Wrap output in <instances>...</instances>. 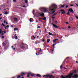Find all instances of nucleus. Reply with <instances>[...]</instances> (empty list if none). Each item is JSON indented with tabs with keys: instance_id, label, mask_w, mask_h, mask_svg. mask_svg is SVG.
Listing matches in <instances>:
<instances>
[{
	"instance_id": "obj_1",
	"label": "nucleus",
	"mask_w": 78,
	"mask_h": 78,
	"mask_svg": "<svg viewBox=\"0 0 78 78\" xmlns=\"http://www.w3.org/2000/svg\"><path fill=\"white\" fill-rule=\"evenodd\" d=\"M55 9H57V5L55 4H52L49 7V11L50 12H53Z\"/></svg>"
},
{
	"instance_id": "obj_2",
	"label": "nucleus",
	"mask_w": 78,
	"mask_h": 78,
	"mask_svg": "<svg viewBox=\"0 0 78 78\" xmlns=\"http://www.w3.org/2000/svg\"><path fill=\"white\" fill-rule=\"evenodd\" d=\"M30 76H34V74H33L31 72L27 74V77H30Z\"/></svg>"
},
{
	"instance_id": "obj_3",
	"label": "nucleus",
	"mask_w": 78,
	"mask_h": 78,
	"mask_svg": "<svg viewBox=\"0 0 78 78\" xmlns=\"http://www.w3.org/2000/svg\"><path fill=\"white\" fill-rule=\"evenodd\" d=\"M45 76H46V78H48V77H49V78H53V75H47L46 76L45 75H44L43 76V77H45Z\"/></svg>"
},
{
	"instance_id": "obj_4",
	"label": "nucleus",
	"mask_w": 78,
	"mask_h": 78,
	"mask_svg": "<svg viewBox=\"0 0 78 78\" xmlns=\"http://www.w3.org/2000/svg\"><path fill=\"white\" fill-rule=\"evenodd\" d=\"M60 77L61 78H69V76H68L62 75Z\"/></svg>"
},
{
	"instance_id": "obj_5",
	"label": "nucleus",
	"mask_w": 78,
	"mask_h": 78,
	"mask_svg": "<svg viewBox=\"0 0 78 78\" xmlns=\"http://www.w3.org/2000/svg\"><path fill=\"white\" fill-rule=\"evenodd\" d=\"M69 11L71 12L74 13V11H73V9H72V8L69 9Z\"/></svg>"
},
{
	"instance_id": "obj_6",
	"label": "nucleus",
	"mask_w": 78,
	"mask_h": 78,
	"mask_svg": "<svg viewBox=\"0 0 78 78\" xmlns=\"http://www.w3.org/2000/svg\"><path fill=\"white\" fill-rule=\"evenodd\" d=\"M73 75V73H72L70 74L68 76V77H73V76H72V75Z\"/></svg>"
},
{
	"instance_id": "obj_7",
	"label": "nucleus",
	"mask_w": 78,
	"mask_h": 78,
	"mask_svg": "<svg viewBox=\"0 0 78 78\" xmlns=\"http://www.w3.org/2000/svg\"><path fill=\"white\" fill-rule=\"evenodd\" d=\"M42 9L44 11V12H47V9L45 8H43Z\"/></svg>"
},
{
	"instance_id": "obj_8",
	"label": "nucleus",
	"mask_w": 78,
	"mask_h": 78,
	"mask_svg": "<svg viewBox=\"0 0 78 78\" xmlns=\"http://www.w3.org/2000/svg\"><path fill=\"white\" fill-rule=\"evenodd\" d=\"M39 15L40 16H41V17H44V13H42V14L39 13Z\"/></svg>"
},
{
	"instance_id": "obj_9",
	"label": "nucleus",
	"mask_w": 78,
	"mask_h": 78,
	"mask_svg": "<svg viewBox=\"0 0 78 78\" xmlns=\"http://www.w3.org/2000/svg\"><path fill=\"white\" fill-rule=\"evenodd\" d=\"M20 48H22V49H24V48H25V46H24L22 45H20Z\"/></svg>"
},
{
	"instance_id": "obj_10",
	"label": "nucleus",
	"mask_w": 78,
	"mask_h": 78,
	"mask_svg": "<svg viewBox=\"0 0 78 78\" xmlns=\"http://www.w3.org/2000/svg\"><path fill=\"white\" fill-rule=\"evenodd\" d=\"M78 75L77 74H76L74 75V76H73V78H78Z\"/></svg>"
},
{
	"instance_id": "obj_11",
	"label": "nucleus",
	"mask_w": 78,
	"mask_h": 78,
	"mask_svg": "<svg viewBox=\"0 0 78 78\" xmlns=\"http://www.w3.org/2000/svg\"><path fill=\"white\" fill-rule=\"evenodd\" d=\"M53 25V26L54 28H58V26H56V25L55 24H52Z\"/></svg>"
},
{
	"instance_id": "obj_12",
	"label": "nucleus",
	"mask_w": 78,
	"mask_h": 78,
	"mask_svg": "<svg viewBox=\"0 0 78 78\" xmlns=\"http://www.w3.org/2000/svg\"><path fill=\"white\" fill-rule=\"evenodd\" d=\"M23 75H25V73L23 72L21 73V76H23Z\"/></svg>"
},
{
	"instance_id": "obj_13",
	"label": "nucleus",
	"mask_w": 78,
	"mask_h": 78,
	"mask_svg": "<svg viewBox=\"0 0 78 78\" xmlns=\"http://www.w3.org/2000/svg\"><path fill=\"white\" fill-rule=\"evenodd\" d=\"M36 76L37 77H40V78H41L42 77V76L40 75L39 74H37L36 75Z\"/></svg>"
},
{
	"instance_id": "obj_14",
	"label": "nucleus",
	"mask_w": 78,
	"mask_h": 78,
	"mask_svg": "<svg viewBox=\"0 0 78 78\" xmlns=\"http://www.w3.org/2000/svg\"><path fill=\"white\" fill-rule=\"evenodd\" d=\"M13 20L15 22H17V18H13Z\"/></svg>"
},
{
	"instance_id": "obj_15",
	"label": "nucleus",
	"mask_w": 78,
	"mask_h": 78,
	"mask_svg": "<svg viewBox=\"0 0 78 78\" xmlns=\"http://www.w3.org/2000/svg\"><path fill=\"white\" fill-rule=\"evenodd\" d=\"M48 34H49V35H50V36H53V34L50 32H49Z\"/></svg>"
},
{
	"instance_id": "obj_16",
	"label": "nucleus",
	"mask_w": 78,
	"mask_h": 78,
	"mask_svg": "<svg viewBox=\"0 0 78 78\" xmlns=\"http://www.w3.org/2000/svg\"><path fill=\"white\" fill-rule=\"evenodd\" d=\"M19 30V29H18L17 28H15L14 29V31H17V30Z\"/></svg>"
},
{
	"instance_id": "obj_17",
	"label": "nucleus",
	"mask_w": 78,
	"mask_h": 78,
	"mask_svg": "<svg viewBox=\"0 0 78 78\" xmlns=\"http://www.w3.org/2000/svg\"><path fill=\"white\" fill-rule=\"evenodd\" d=\"M50 41V40L49 39H48L47 40V43H48Z\"/></svg>"
},
{
	"instance_id": "obj_18",
	"label": "nucleus",
	"mask_w": 78,
	"mask_h": 78,
	"mask_svg": "<svg viewBox=\"0 0 78 78\" xmlns=\"http://www.w3.org/2000/svg\"><path fill=\"white\" fill-rule=\"evenodd\" d=\"M2 45H3V46H5V45H6V44L4 42H3L2 43Z\"/></svg>"
},
{
	"instance_id": "obj_19",
	"label": "nucleus",
	"mask_w": 78,
	"mask_h": 78,
	"mask_svg": "<svg viewBox=\"0 0 78 78\" xmlns=\"http://www.w3.org/2000/svg\"><path fill=\"white\" fill-rule=\"evenodd\" d=\"M56 40H58V39H55V40H53V42H55V41Z\"/></svg>"
},
{
	"instance_id": "obj_20",
	"label": "nucleus",
	"mask_w": 78,
	"mask_h": 78,
	"mask_svg": "<svg viewBox=\"0 0 78 78\" xmlns=\"http://www.w3.org/2000/svg\"><path fill=\"white\" fill-rule=\"evenodd\" d=\"M42 19L43 20H45L46 19V18L45 17H44V18H43Z\"/></svg>"
},
{
	"instance_id": "obj_21",
	"label": "nucleus",
	"mask_w": 78,
	"mask_h": 78,
	"mask_svg": "<svg viewBox=\"0 0 78 78\" xmlns=\"http://www.w3.org/2000/svg\"><path fill=\"white\" fill-rule=\"evenodd\" d=\"M63 30H67V27H64L63 28Z\"/></svg>"
},
{
	"instance_id": "obj_22",
	"label": "nucleus",
	"mask_w": 78,
	"mask_h": 78,
	"mask_svg": "<svg viewBox=\"0 0 78 78\" xmlns=\"http://www.w3.org/2000/svg\"><path fill=\"white\" fill-rule=\"evenodd\" d=\"M25 3H28V0H25Z\"/></svg>"
},
{
	"instance_id": "obj_23",
	"label": "nucleus",
	"mask_w": 78,
	"mask_h": 78,
	"mask_svg": "<svg viewBox=\"0 0 78 78\" xmlns=\"http://www.w3.org/2000/svg\"><path fill=\"white\" fill-rule=\"evenodd\" d=\"M65 13H66V12L65 11H64L62 13V14H65Z\"/></svg>"
},
{
	"instance_id": "obj_24",
	"label": "nucleus",
	"mask_w": 78,
	"mask_h": 78,
	"mask_svg": "<svg viewBox=\"0 0 78 78\" xmlns=\"http://www.w3.org/2000/svg\"><path fill=\"white\" fill-rule=\"evenodd\" d=\"M56 14H57V13H55L54 14L52 15V16H55V15H56Z\"/></svg>"
},
{
	"instance_id": "obj_25",
	"label": "nucleus",
	"mask_w": 78,
	"mask_h": 78,
	"mask_svg": "<svg viewBox=\"0 0 78 78\" xmlns=\"http://www.w3.org/2000/svg\"><path fill=\"white\" fill-rule=\"evenodd\" d=\"M5 14H8V12H5V13H4Z\"/></svg>"
},
{
	"instance_id": "obj_26",
	"label": "nucleus",
	"mask_w": 78,
	"mask_h": 78,
	"mask_svg": "<svg viewBox=\"0 0 78 78\" xmlns=\"http://www.w3.org/2000/svg\"><path fill=\"white\" fill-rule=\"evenodd\" d=\"M60 69H62V64L60 66Z\"/></svg>"
},
{
	"instance_id": "obj_27",
	"label": "nucleus",
	"mask_w": 78,
	"mask_h": 78,
	"mask_svg": "<svg viewBox=\"0 0 78 78\" xmlns=\"http://www.w3.org/2000/svg\"><path fill=\"white\" fill-rule=\"evenodd\" d=\"M60 11H62V12H64V10L63 9H61Z\"/></svg>"
},
{
	"instance_id": "obj_28",
	"label": "nucleus",
	"mask_w": 78,
	"mask_h": 78,
	"mask_svg": "<svg viewBox=\"0 0 78 78\" xmlns=\"http://www.w3.org/2000/svg\"><path fill=\"white\" fill-rule=\"evenodd\" d=\"M55 44H53L52 46L53 47V48H54L55 47Z\"/></svg>"
},
{
	"instance_id": "obj_29",
	"label": "nucleus",
	"mask_w": 78,
	"mask_h": 78,
	"mask_svg": "<svg viewBox=\"0 0 78 78\" xmlns=\"http://www.w3.org/2000/svg\"><path fill=\"white\" fill-rule=\"evenodd\" d=\"M70 14V13H69V11H68V13H67V15H69Z\"/></svg>"
},
{
	"instance_id": "obj_30",
	"label": "nucleus",
	"mask_w": 78,
	"mask_h": 78,
	"mask_svg": "<svg viewBox=\"0 0 78 78\" xmlns=\"http://www.w3.org/2000/svg\"><path fill=\"white\" fill-rule=\"evenodd\" d=\"M15 39H18V37H17V36H16L15 37Z\"/></svg>"
},
{
	"instance_id": "obj_31",
	"label": "nucleus",
	"mask_w": 78,
	"mask_h": 78,
	"mask_svg": "<svg viewBox=\"0 0 78 78\" xmlns=\"http://www.w3.org/2000/svg\"><path fill=\"white\" fill-rule=\"evenodd\" d=\"M44 31L45 33H47V29H45V30H44Z\"/></svg>"
},
{
	"instance_id": "obj_32",
	"label": "nucleus",
	"mask_w": 78,
	"mask_h": 78,
	"mask_svg": "<svg viewBox=\"0 0 78 78\" xmlns=\"http://www.w3.org/2000/svg\"><path fill=\"white\" fill-rule=\"evenodd\" d=\"M65 6V5H63L61 7H62V8H64V7Z\"/></svg>"
},
{
	"instance_id": "obj_33",
	"label": "nucleus",
	"mask_w": 78,
	"mask_h": 78,
	"mask_svg": "<svg viewBox=\"0 0 78 78\" xmlns=\"http://www.w3.org/2000/svg\"><path fill=\"white\" fill-rule=\"evenodd\" d=\"M40 52H42V49H41V48H40Z\"/></svg>"
},
{
	"instance_id": "obj_34",
	"label": "nucleus",
	"mask_w": 78,
	"mask_h": 78,
	"mask_svg": "<svg viewBox=\"0 0 78 78\" xmlns=\"http://www.w3.org/2000/svg\"><path fill=\"white\" fill-rule=\"evenodd\" d=\"M29 20H30V22H32V20H31V18Z\"/></svg>"
},
{
	"instance_id": "obj_35",
	"label": "nucleus",
	"mask_w": 78,
	"mask_h": 78,
	"mask_svg": "<svg viewBox=\"0 0 78 78\" xmlns=\"http://www.w3.org/2000/svg\"><path fill=\"white\" fill-rule=\"evenodd\" d=\"M21 78V77L20 76H18L17 77V78Z\"/></svg>"
},
{
	"instance_id": "obj_36",
	"label": "nucleus",
	"mask_w": 78,
	"mask_h": 78,
	"mask_svg": "<svg viewBox=\"0 0 78 78\" xmlns=\"http://www.w3.org/2000/svg\"><path fill=\"white\" fill-rule=\"evenodd\" d=\"M51 50H52L51 52L53 53V51H54V49H51Z\"/></svg>"
},
{
	"instance_id": "obj_37",
	"label": "nucleus",
	"mask_w": 78,
	"mask_h": 78,
	"mask_svg": "<svg viewBox=\"0 0 78 78\" xmlns=\"http://www.w3.org/2000/svg\"><path fill=\"white\" fill-rule=\"evenodd\" d=\"M51 19H55V17H51Z\"/></svg>"
},
{
	"instance_id": "obj_38",
	"label": "nucleus",
	"mask_w": 78,
	"mask_h": 78,
	"mask_svg": "<svg viewBox=\"0 0 78 78\" xmlns=\"http://www.w3.org/2000/svg\"><path fill=\"white\" fill-rule=\"evenodd\" d=\"M37 53H38V52H37V53H36V54L37 55H39V54H37Z\"/></svg>"
},
{
	"instance_id": "obj_39",
	"label": "nucleus",
	"mask_w": 78,
	"mask_h": 78,
	"mask_svg": "<svg viewBox=\"0 0 78 78\" xmlns=\"http://www.w3.org/2000/svg\"><path fill=\"white\" fill-rule=\"evenodd\" d=\"M13 2H16V0H13Z\"/></svg>"
},
{
	"instance_id": "obj_40",
	"label": "nucleus",
	"mask_w": 78,
	"mask_h": 78,
	"mask_svg": "<svg viewBox=\"0 0 78 78\" xmlns=\"http://www.w3.org/2000/svg\"><path fill=\"white\" fill-rule=\"evenodd\" d=\"M1 36H3V33H2L1 34Z\"/></svg>"
},
{
	"instance_id": "obj_41",
	"label": "nucleus",
	"mask_w": 78,
	"mask_h": 78,
	"mask_svg": "<svg viewBox=\"0 0 78 78\" xmlns=\"http://www.w3.org/2000/svg\"><path fill=\"white\" fill-rule=\"evenodd\" d=\"M4 23H6V20H4Z\"/></svg>"
},
{
	"instance_id": "obj_42",
	"label": "nucleus",
	"mask_w": 78,
	"mask_h": 78,
	"mask_svg": "<svg viewBox=\"0 0 78 78\" xmlns=\"http://www.w3.org/2000/svg\"><path fill=\"white\" fill-rule=\"evenodd\" d=\"M71 28V27H70V26H69L68 27V28Z\"/></svg>"
},
{
	"instance_id": "obj_43",
	"label": "nucleus",
	"mask_w": 78,
	"mask_h": 78,
	"mask_svg": "<svg viewBox=\"0 0 78 78\" xmlns=\"http://www.w3.org/2000/svg\"><path fill=\"white\" fill-rule=\"evenodd\" d=\"M4 38H5V37L4 36H2V38L3 39Z\"/></svg>"
},
{
	"instance_id": "obj_44",
	"label": "nucleus",
	"mask_w": 78,
	"mask_h": 78,
	"mask_svg": "<svg viewBox=\"0 0 78 78\" xmlns=\"http://www.w3.org/2000/svg\"><path fill=\"white\" fill-rule=\"evenodd\" d=\"M6 27H7V28H8V27H9V25H7Z\"/></svg>"
},
{
	"instance_id": "obj_45",
	"label": "nucleus",
	"mask_w": 78,
	"mask_h": 78,
	"mask_svg": "<svg viewBox=\"0 0 78 78\" xmlns=\"http://www.w3.org/2000/svg\"><path fill=\"white\" fill-rule=\"evenodd\" d=\"M55 12V11H54L52 13V14H54V12Z\"/></svg>"
},
{
	"instance_id": "obj_46",
	"label": "nucleus",
	"mask_w": 78,
	"mask_h": 78,
	"mask_svg": "<svg viewBox=\"0 0 78 78\" xmlns=\"http://www.w3.org/2000/svg\"><path fill=\"white\" fill-rule=\"evenodd\" d=\"M13 50H16V48H12Z\"/></svg>"
},
{
	"instance_id": "obj_47",
	"label": "nucleus",
	"mask_w": 78,
	"mask_h": 78,
	"mask_svg": "<svg viewBox=\"0 0 78 78\" xmlns=\"http://www.w3.org/2000/svg\"><path fill=\"white\" fill-rule=\"evenodd\" d=\"M13 50H16V48H12Z\"/></svg>"
},
{
	"instance_id": "obj_48",
	"label": "nucleus",
	"mask_w": 78,
	"mask_h": 78,
	"mask_svg": "<svg viewBox=\"0 0 78 78\" xmlns=\"http://www.w3.org/2000/svg\"><path fill=\"white\" fill-rule=\"evenodd\" d=\"M43 42H44V41H45V40H43L42 41Z\"/></svg>"
},
{
	"instance_id": "obj_49",
	"label": "nucleus",
	"mask_w": 78,
	"mask_h": 78,
	"mask_svg": "<svg viewBox=\"0 0 78 78\" xmlns=\"http://www.w3.org/2000/svg\"><path fill=\"white\" fill-rule=\"evenodd\" d=\"M34 10H33V13H34Z\"/></svg>"
},
{
	"instance_id": "obj_50",
	"label": "nucleus",
	"mask_w": 78,
	"mask_h": 78,
	"mask_svg": "<svg viewBox=\"0 0 78 78\" xmlns=\"http://www.w3.org/2000/svg\"><path fill=\"white\" fill-rule=\"evenodd\" d=\"M26 6L25 5H24L23 6V8H25V7H26Z\"/></svg>"
},
{
	"instance_id": "obj_51",
	"label": "nucleus",
	"mask_w": 78,
	"mask_h": 78,
	"mask_svg": "<svg viewBox=\"0 0 78 78\" xmlns=\"http://www.w3.org/2000/svg\"><path fill=\"white\" fill-rule=\"evenodd\" d=\"M66 24H69V23L67 22H66Z\"/></svg>"
},
{
	"instance_id": "obj_52",
	"label": "nucleus",
	"mask_w": 78,
	"mask_h": 78,
	"mask_svg": "<svg viewBox=\"0 0 78 78\" xmlns=\"http://www.w3.org/2000/svg\"><path fill=\"white\" fill-rule=\"evenodd\" d=\"M11 27H12H12H13V25H11Z\"/></svg>"
},
{
	"instance_id": "obj_53",
	"label": "nucleus",
	"mask_w": 78,
	"mask_h": 78,
	"mask_svg": "<svg viewBox=\"0 0 78 78\" xmlns=\"http://www.w3.org/2000/svg\"><path fill=\"white\" fill-rule=\"evenodd\" d=\"M69 7V6L68 5H67L66 6V7L67 8H68Z\"/></svg>"
},
{
	"instance_id": "obj_54",
	"label": "nucleus",
	"mask_w": 78,
	"mask_h": 78,
	"mask_svg": "<svg viewBox=\"0 0 78 78\" xmlns=\"http://www.w3.org/2000/svg\"><path fill=\"white\" fill-rule=\"evenodd\" d=\"M38 28H41V27L40 26H38Z\"/></svg>"
},
{
	"instance_id": "obj_55",
	"label": "nucleus",
	"mask_w": 78,
	"mask_h": 78,
	"mask_svg": "<svg viewBox=\"0 0 78 78\" xmlns=\"http://www.w3.org/2000/svg\"><path fill=\"white\" fill-rule=\"evenodd\" d=\"M70 6H73V5H70Z\"/></svg>"
},
{
	"instance_id": "obj_56",
	"label": "nucleus",
	"mask_w": 78,
	"mask_h": 78,
	"mask_svg": "<svg viewBox=\"0 0 78 78\" xmlns=\"http://www.w3.org/2000/svg\"><path fill=\"white\" fill-rule=\"evenodd\" d=\"M59 29H60V30H62V29H63V28H59Z\"/></svg>"
},
{
	"instance_id": "obj_57",
	"label": "nucleus",
	"mask_w": 78,
	"mask_h": 78,
	"mask_svg": "<svg viewBox=\"0 0 78 78\" xmlns=\"http://www.w3.org/2000/svg\"><path fill=\"white\" fill-rule=\"evenodd\" d=\"M4 25V23H2V26H3V25Z\"/></svg>"
},
{
	"instance_id": "obj_58",
	"label": "nucleus",
	"mask_w": 78,
	"mask_h": 78,
	"mask_svg": "<svg viewBox=\"0 0 78 78\" xmlns=\"http://www.w3.org/2000/svg\"><path fill=\"white\" fill-rule=\"evenodd\" d=\"M22 45H24V43H23H23L22 44Z\"/></svg>"
},
{
	"instance_id": "obj_59",
	"label": "nucleus",
	"mask_w": 78,
	"mask_h": 78,
	"mask_svg": "<svg viewBox=\"0 0 78 78\" xmlns=\"http://www.w3.org/2000/svg\"><path fill=\"white\" fill-rule=\"evenodd\" d=\"M12 48H14V46H12Z\"/></svg>"
},
{
	"instance_id": "obj_60",
	"label": "nucleus",
	"mask_w": 78,
	"mask_h": 78,
	"mask_svg": "<svg viewBox=\"0 0 78 78\" xmlns=\"http://www.w3.org/2000/svg\"><path fill=\"white\" fill-rule=\"evenodd\" d=\"M33 37L34 39H35V37H34V36H33Z\"/></svg>"
},
{
	"instance_id": "obj_61",
	"label": "nucleus",
	"mask_w": 78,
	"mask_h": 78,
	"mask_svg": "<svg viewBox=\"0 0 78 78\" xmlns=\"http://www.w3.org/2000/svg\"><path fill=\"white\" fill-rule=\"evenodd\" d=\"M76 19H78V17H77V16H76Z\"/></svg>"
},
{
	"instance_id": "obj_62",
	"label": "nucleus",
	"mask_w": 78,
	"mask_h": 78,
	"mask_svg": "<svg viewBox=\"0 0 78 78\" xmlns=\"http://www.w3.org/2000/svg\"><path fill=\"white\" fill-rule=\"evenodd\" d=\"M12 78H16V77H12Z\"/></svg>"
},
{
	"instance_id": "obj_63",
	"label": "nucleus",
	"mask_w": 78,
	"mask_h": 78,
	"mask_svg": "<svg viewBox=\"0 0 78 78\" xmlns=\"http://www.w3.org/2000/svg\"><path fill=\"white\" fill-rule=\"evenodd\" d=\"M6 28H7L6 26L5 27V29H6Z\"/></svg>"
},
{
	"instance_id": "obj_64",
	"label": "nucleus",
	"mask_w": 78,
	"mask_h": 78,
	"mask_svg": "<svg viewBox=\"0 0 78 78\" xmlns=\"http://www.w3.org/2000/svg\"><path fill=\"white\" fill-rule=\"evenodd\" d=\"M3 32L4 33H6V31H4Z\"/></svg>"
}]
</instances>
